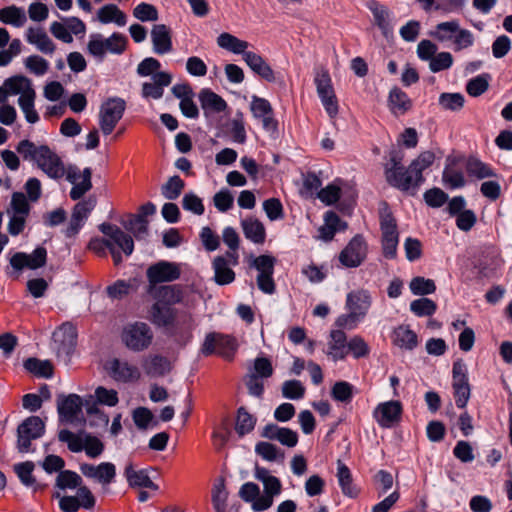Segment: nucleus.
<instances>
[{"label": "nucleus", "instance_id": "7", "mask_svg": "<svg viewBox=\"0 0 512 512\" xmlns=\"http://www.w3.org/2000/svg\"><path fill=\"white\" fill-rule=\"evenodd\" d=\"M121 337L128 349L134 352H141L151 345L153 332L146 323L136 322L127 325L123 329Z\"/></svg>", "mask_w": 512, "mask_h": 512}, {"label": "nucleus", "instance_id": "34", "mask_svg": "<svg viewBox=\"0 0 512 512\" xmlns=\"http://www.w3.org/2000/svg\"><path fill=\"white\" fill-rule=\"evenodd\" d=\"M97 19L102 24L115 23L118 26H124L127 22V17L115 4H106L102 6L97 12Z\"/></svg>", "mask_w": 512, "mask_h": 512}, {"label": "nucleus", "instance_id": "37", "mask_svg": "<svg viewBox=\"0 0 512 512\" xmlns=\"http://www.w3.org/2000/svg\"><path fill=\"white\" fill-rule=\"evenodd\" d=\"M199 100L203 110L212 112H223L227 104L225 100L218 94L209 89H203L199 93Z\"/></svg>", "mask_w": 512, "mask_h": 512}, {"label": "nucleus", "instance_id": "55", "mask_svg": "<svg viewBox=\"0 0 512 512\" xmlns=\"http://www.w3.org/2000/svg\"><path fill=\"white\" fill-rule=\"evenodd\" d=\"M452 387H470L468 381L467 366L462 360H457L453 363Z\"/></svg>", "mask_w": 512, "mask_h": 512}, {"label": "nucleus", "instance_id": "62", "mask_svg": "<svg viewBox=\"0 0 512 512\" xmlns=\"http://www.w3.org/2000/svg\"><path fill=\"white\" fill-rule=\"evenodd\" d=\"M453 65V56L450 52L435 54L429 61V69L433 73L449 69Z\"/></svg>", "mask_w": 512, "mask_h": 512}, {"label": "nucleus", "instance_id": "13", "mask_svg": "<svg viewBox=\"0 0 512 512\" xmlns=\"http://www.w3.org/2000/svg\"><path fill=\"white\" fill-rule=\"evenodd\" d=\"M402 404L396 400L379 403L373 411V417L382 428H392L401 419Z\"/></svg>", "mask_w": 512, "mask_h": 512}, {"label": "nucleus", "instance_id": "51", "mask_svg": "<svg viewBox=\"0 0 512 512\" xmlns=\"http://www.w3.org/2000/svg\"><path fill=\"white\" fill-rule=\"evenodd\" d=\"M409 288L412 294L424 296L434 293L436 285L432 279L417 276L410 281Z\"/></svg>", "mask_w": 512, "mask_h": 512}, {"label": "nucleus", "instance_id": "35", "mask_svg": "<svg viewBox=\"0 0 512 512\" xmlns=\"http://www.w3.org/2000/svg\"><path fill=\"white\" fill-rule=\"evenodd\" d=\"M35 91L33 88L26 89L18 98V105L24 113L28 123L34 124L39 121V115L34 108Z\"/></svg>", "mask_w": 512, "mask_h": 512}, {"label": "nucleus", "instance_id": "28", "mask_svg": "<svg viewBox=\"0 0 512 512\" xmlns=\"http://www.w3.org/2000/svg\"><path fill=\"white\" fill-rule=\"evenodd\" d=\"M392 342L400 349L412 351L418 345V337L409 326L400 325L393 331Z\"/></svg>", "mask_w": 512, "mask_h": 512}, {"label": "nucleus", "instance_id": "24", "mask_svg": "<svg viewBox=\"0 0 512 512\" xmlns=\"http://www.w3.org/2000/svg\"><path fill=\"white\" fill-rule=\"evenodd\" d=\"M142 368L149 377H162L171 371V362L161 355H149L143 358Z\"/></svg>", "mask_w": 512, "mask_h": 512}, {"label": "nucleus", "instance_id": "19", "mask_svg": "<svg viewBox=\"0 0 512 512\" xmlns=\"http://www.w3.org/2000/svg\"><path fill=\"white\" fill-rule=\"evenodd\" d=\"M347 223L334 211H327L324 215V224L318 228L317 238L325 242L331 241L335 234L347 229Z\"/></svg>", "mask_w": 512, "mask_h": 512}, {"label": "nucleus", "instance_id": "1", "mask_svg": "<svg viewBox=\"0 0 512 512\" xmlns=\"http://www.w3.org/2000/svg\"><path fill=\"white\" fill-rule=\"evenodd\" d=\"M434 160L433 152L424 151L405 169L402 165V152L391 150L389 159L384 164L385 179L388 184L402 191L416 190L425 180L422 172L429 168Z\"/></svg>", "mask_w": 512, "mask_h": 512}, {"label": "nucleus", "instance_id": "8", "mask_svg": "<svg viewBox=\"0 0 512 512\" xmlns=\"http://www.w3.org/2000/svg\"><path fill=\"white\" fill-rule=\"evenodd\" d=\"M368 244L361 234L355 235L339 253L338 260L345 268H357L367 258Z\"/></svg>", "mask_w": 512, "mask_h": 512}, {"label": "nucleus", "instance_id": "20", "mask_svg": "<svg viewBox=\"0 0 512 512\" xmlns=\"http://www.w3.org/2000/svg\"><path fill=\"white\" fill-rule=\"evenodd\" d=\"M82 401L77 394L68 396L59 395L57 401V411L61 420L72 422L73 419L81 412Z\"/></svg>", "mask_w": 512, "mask_h": 512}, {"label": "nucleus", "instance_id": "47", "mask_svg": "<svg viewBox=\"0 0 512 512\" xmlns=\"http://www.w3.org/2000/svg\"><path fill=\"white\" fill-rule=\"evenodd\" d=\"M82 484V478L71 470L60 471L56 477V486L61 489H75Z\"/></svg>", "mask_w": 512, "mask_h": 512}, {"label": "nucleus", "instance_id": "15", "mask_svg": "<svg viewBox=\"0 0 512 512\" xmlns=\"http://www.w3.org/2000/svg\"><path fill=\"white\" fill-rule=\"evenodd\" d=\"M47 251L44 247H37L31 254L17 252L10 258L13 269L21 271L24 268L32 270L43 267L46 264Z\"/></svg>", "mask_w": 512, "mask_h": 512}, {"label": "nucleus", "instance_id": "6", "mask_svg": "<svg viewBox=\"0 0 512 512\" xmlns=\"http://www.w3.org/2000/svg\"><path fill=\"white\" fill-rule=\"evenodd\" d=\"M99 230L112 240L109 251L115 265H119L122 262V255L120 251L116 250L115 246H118L126 256H130L133 253V238L123 232L118 226L110 223H102L99 225Z\"/></svg>", "mask_w": 512, "mask_h": 512}, {"label": "nucleus", "instance_id": "46", "mask_svg": "<svg viewBox=\"0 0 512 512\" xmlns=\"http://www.w3.org/2000/svg\"><path fill=\"white\" fill-rule=\"evenodd\" d=\"M410 310L418 317L432 316L437 310V305L433 300L421 297L410 303Z\"/></svg>", "mask_w": 512, "mask_h": 512}, {"label": "nucleus", "instance_id": "27", "mask_svg": "<svg viewBox=\"0 0 512 512\" xmlns=\"http://www.w3.org/2000/svg\"><path fill=\"white\" fill-rule=\"evenodd\" d=\"M150 320L159 327H167L175 321L176 310L169 305L156 302L150 308Z\"/></svg>", "mask_w": 512, "mask_h": 512}, {"label": "nucleus", "instance_id": "16", "mask_svg": "<svg viewBox=\"0 0 512 512\" xmlns=\"http://www.w3.org/2000/svg\"><path fill=\"white\" fill-rule=\"evenodd\" d=\"M80 471L85 477L99 482L103 488L110 485L116 477V467L111 462H102L99 465L84 463L80 466Z\"/></svg>", "mask_w": 512, "mask_h": 512}, {"label": "nucleus", "instance_id": "12", "mask_svg": "<svg viewBox=\"0 0 512 512\" xmlns=\"http://www.w3.org/2000/svg\"><path fill=\"white\" fill-rule=\"evenodd\" d=\"M106 369L110 377L116 382H136L141 377V372L136 365L119 358L109 360L106 364Z\"/></svg>", "mask_w": 512, "mask_h": 512}, {"label": "nucleus", "instance_id": "52", "mask_svg": "<svg viewBox=\"0 0 512 512\" xmlns=\"http://www.w3.org/2000/svg\"><path fill=\"white\" fill-rule=\"evenodd\" d=\"M348 354L351 353L355 359L365 358L370 354V347L363 337L354 335L347 343Z\"/></svg>", "mask_w": 512, "mask_h": 512}, {"label": "nucleus", "instance_id": "48", "mask_svg": "<svg viewBox=\"0 0 512 512\" xmlns=\"http://www.w3.org/2000/svg\"><path fill=\"white\" fill-rule=\"evenodd\" d=\"M354 394V386L347 381H338L331 388V397L338 402L349 403Z\"/></svg>", "mask_w": 512, "mask_h": 512}, {"label": "nucleus", "instance_id": "45", "mask_svg": "<svg viewBox=\"0 0 512 512\" xmlns=\"http://www.w3.org/2000/svg\"><path fill=\"white\" fill-rule=\"evenodd\" d=\"M123 226L126 230L133 233L137 239H143L148 234V221L142 216L129 215L127 221H124Z\"/></svg>", "mask_w": 512, "mask_h": 512}, {"label": "nucleus", "instance_id": "29", "mask_svg": "<svg viewBox=\"0 0 512 512\" xmlns=\"http://www.w3.org/2000/svg\"><path fill=\"white\" fill-rule=\"evenodd\" d=\"M244 236L255 244H263L266 239V230L261 221L248 217L241 221Z\"/></svg>", "mask_w": 512, "mask_h": 512}, {"label": "nucleus", "instance_id": "50", "mask_svg": "<svg viewBox=\"0 0 512 512\" xmlns=\"http://www.w3.org/2000/svg\"><path fill=\"white\" fill-rule=\"evenodd\" d=\"M227 498L224 479H219L212 489V504L216 512H225Z\"/></svg>", "mask_w": 512, "mask_h": 512}, {"label": "nucleus", "instance_id": "2", "mask_svg": "<svg viewBox=\"0 0 512 512\" xmlns=\"http://www.w3.org/2000/svg\"><path fill=\"white\" fill-rule=\"evenodd\" d=\"M217 45L233 54L241 55L242 60L253 73L267 82H275L276 77L271 66L264 58L253 51H249L250 43L236 36L223 32L217 37Z\"/></svg>", "mask_w": 512, "mask_h": 512}, {"label": "nucleus", "instance_id": "4", "mask_svg": "<svg viewBox=\"0 0 512 512\" xmlns=\"http://www.w3.org/2000/svg\"><path fill=\"white\" fill-rule=\"evenodd\" d=\"M380 230L383 256L386 259H395L397 257L399 232L396 219L387 207L380 211Z\"/></svg>", "mask_w": 512, "mask_h": 512}, {"label": "nucleus", "instance_id": "23", "mask_svg": "<svg viewBox=\"0 0 512 512\" xmlns=\"http://www.w3.org/2000/svg\"><path fill=\"white\" fill-rule=\"evenodd\" d=\"M147 292L156 302H161L169 306L180 303L183 298L182 290L177 285L148 288Z\"/></svg>", "mask_w": 512, "mask_h": 512}, {"label": "nucleus", "instance_id": "40", "mask_svg": "<svg viewBox=\"0 0 512 512\" xmlns=\"http://www.w3.org/2000/svg\"><path fill=\"white\" fill-rule=\"evenodd\" d=\"M256 422L257 418L250 414L245 407H239L237 410L235 431L240 437H243L254 430Z\"/></svg>", "mask_w": 512, "mask_h": 512}, {"label": "nucleus", "instance_id": "42", "mask_svg": "<svg viewBox=\"0 0 512 512\" xmlns=\"http://www.w3.org/2000/svg\"><path fill=\"white\" fill-rule=\"evenodd\" d=\"M24 368L37 377L50 378L53 375V367L48 360L31 357L24 361Z\"/></svg>", "mask_w": 512, "mask_h": 512}, {"label": "nucleus", "instance_id": "53", "mask_svg": "<svg viewBox=\"0 0 512 512\" xmlns=\"http://www.w3.org/2000/svg\"><path fill=\"white\" fill-rule=\"evenodd\" d=\"M3 84L9 95L22 94L26 89L32 88L30 79L22 75L7 78Z\"/></svg>", "mask_w": 512, "mask_h": 512}, {"label": "nucleus", "instance_id": "9", "mask_svg": "<svg viewBox=\"0 0 512 512\" xmlns=\"http://www.w3.org/2000/svg\"><path fill=\"white\" fill-rule=\"evenodd\" d=\"M45 424L38 416L26 418L17 428V448L20 452L30 451L31 442L43 436Z\"/></svg>", "mask_w": 512, "mask_h": 512}, {"label": "nucleus", "instance_id": "56", "mask_svg": "<svg viewBox=\"0 0 512 512\" xmlns=\"http://www.w3.org/2000/svg\"><path fill=\"white\" fill-rule=\"evenodd\" d=\"M217 342H218V347H217L218 353L226 359H232V357L238 347L236 339L230 335L218 333V341Z\"/></svg>", "mask_w": 512, "mask_h": 512}, {"label": "nucleus", "instance_id": "14", "mask_svg": "<svg viewBox=\"0 0 512 512\" xmlns=\"http://www.w3.org/2000/svg\"><path fill=\"white\" fill-rule=\"evenodd\" d=\"M36 164L48 177L60 179L65 174V168L61 158L47 145H42Z\"/></svg>", "mask_w": 512, "mask_h": 512}, {"label": "nucleus", "instance_id": "33", "mask_svg": "<svg viewBox=\"0 0 512 512\" xmlns=\"http://www.w3.org/2000/svg\"><path fill=\"white\" fill-rule=\"evenodd\" d=\"M388 104L391 112L395 115L406 113L412 106L408 95L398 87L390 90Z\"/></svg>", "mask_w": 512, "mask_h": 512}, {"label": "nucleus", "instance_id": "58", "mask_svg": "<svg viewBox=\"0 0 512 512\" xmlns=\"http://www.w3.org/2000/svg\"><path fill=\"white\" fill-rule=\"evenodd\" d=\"M14 470L21 483L26 487H34L36 480L33 476L34 464L30 461L16 464Z\"/></svg>", "mask_w": 512, "mask_h": 512}, {"label": "nucleus", "instance_id": "61", "mask_svg": "<svg viewBox=\"0 0 512 512\" xmlns=\"http://www.w3.org/2000/svg\"><path fill=\"white\" fill-rule=\"evenodd\" d=\"M442 180L444 184L451 189L461 188L465 185L463 172L451 167H445Z\"/></svg>", "mask_w": 512, "mask_h": 512}, {"label": "nucleus", "instance_id": "43", "mask_svg": "<svg viewBox=\"0 0 512 512\" xmlns=\"http://www.w3.org/2000/svg\"><path fill=\"white\" fill-rule=\"evenodd\" d=\"M92 171L90 168H85L82 171L81 179L77 181L70 190V198L72 200H79L92 188Z\"/></svg>", "mask_w": 512, "mask_h": 512}, {"label": "nucleus", "instance_id": "54", "mask_svg": "<svg viewBox=\"0 0 512 512\" xmlns=\"http://www.w3.org/2000/svg\"><path fill=\"white\" fill-rule=\"evenodd\" d=\"M489 74H481L472 78L466 85L467 93L472 97H478L485 93L489 87Z\"/></svg>", "mask_w": 512, "mask_h": 512}, {"label": "nucleus", "instance_id": "57", "mask_svg": "<svg viewBox=\"0 0 512 512\" xmlns=\"http://www.w3.org/2000/svg\"><path fill=\"white\" fill-rule=\"evenodd\" d=\"M58 439L59 441L66 443L68 449L71 452L78 453L81 452L84 449L83 441L79 435L73 433L72 431L68 429H62L58 433Z\"/></svg>", "mask_w": 512, "mask_h": 512}, {"label": "nucleus", "instance_id": "11", "mask_svg": "<svg viewBox=\"0 0 512 512\" xmlns=\"http://www.w3.org/2000/svg\"><path fill=\"white\" fill-rule=\"evenodd\" d=\"M181 270L177 263L165 260L148 267L146 276L149 282L148 288L157 287V284L172 282L180 278Z\"/></svg>", "mask_w": 512, "mask_h": 512}, {"label": "nucleus", "instance_id": "39", "mask_svg": "<svg viewBox=\"0 0 512 512\" xmlns=\"http://www.w3.org/2000/svg\"><path fill=\"white\" fill-rule=\"evenodd\" d=\"M459 30V21L451 20L446 22H441L435 26V29L429 32V35L439 41V42H447L454 39L455 33Z\"/></svg>", "mask_w": 512, "mask_h": 512}, {"label": "nucleus", "instance_id": "49", "mask_svg": "<svg viewBox=\"0 0 512 512\" xmlns=\"http://www.w3.org/2000/svg\"><path fill=\"white\" fill-rule=\"evenodd\" d=\"M465 98L461 93H442L439 96V105L444 110L460 111L464 107Z\"/></svg>", "mask_w": 512, "mask_h": 512}, {"label": "nucleus", "instance_id": "60", "mask_svg": "<svg viewBox=\"0 0 512 512\" xmlns=\"http://www.w3.org/2000/svg\"><path fill=\"white\" fill-rule=\"evenodd\" d=\"M305 387L299 380H287L282 384V396L286 399L299 400L304 397Z\"/></svg>", "mask_w": 512, "mask_h": 512}, {"label": "nucleus", "instance_id": "38", "mask_svg": "<svg viewBox=\"0 0 512 512\" xmlns=\"http://www.w3.org/2000/svg\"><path fill=\"white\" fill-rule=\"evenodd\" d=\"M466 171L470 177L486 179L496 177L494 169L476 157H469L466 162Z\"/></svg>", "mask_w": 512, "mask_h": 512}, {"label": "nucleus", "instance_id": "5", "mask_svg": "<svg viewBox=\"0 0 512 512\" xmlns=\"http://www.w3.org/2000/svg\"><path fill=\"white\" fill-rule=\"evenodd\" d=\"M125 109L126 102L120 97H109L102 102L99 109V126L105 136L113 132Z\"/></svg>", "mask_w": 512, "mask_h": 512}, {"label": "nucleus", "instance_id": "64", "mask_svg": "<svg viewBox=\"0 0 512 512\" xmlns=\"http://www.w3.org/2000/svg\"><path fill=\"white\" fill-rule=\"evenodd\" d=\"M133 16L142 22L156 21L158 19V11L152 4L142 2L134 8Z\"/></svg>", "mask_w": 512, "mask_h": 512}, {"label": "nucleus", "instance_id": "59", "mask_svg": "<svg viewBox=\"0 0 512 512\" xmlns=\"http://www.w3.org/2000/svg\"><path fill=\"white\" fill-rule=\"evenodd\" d=\"M42 149V145L36 146L30 140H21L16 146V151L22 156V158L26 161L36 162L41 154L40 150Z\"/></svg>", "mask_w": 512, "mask_h": 512}, {"label": "nucleus", "instance_id": "41", "mask_svg": "<svg viewBox=\"0 0 512 512\" xmlns=\"http://www.w3.org/2000/svg\"><path fill=\"white\" fill-rule=\"evenodd\" d=\"M255 453L268 462H283L285 458L284 451L279 449L276 445L265 441L256 444Z\"/></svg>", "mask_w": 512, "mask_h": 512}, {"label": "nucleus", "instance_id": "31", "mask_svg": "<svg viewBox=\"0 0 512 512\" xmlns=\"http://www.w3.org/2000/svg\"><path fill=\"white\" fill-rule=\"evenodd\" d=\"M232 267L225 257L214 258L212 268L214 270V281L217 285H228L235 280L236 275Z\"/></svg>", "mask_w": 512, "mask_h": 512}, {"label": "nucleus", "instance_id": "26", "mask_svg": "<svg viewBox=\"0 0 512 512\" xmlns=\"http://www.w3.org/2000/svg\"><path fill=\"white\" fill-rule=\"evenodd\" d=\"M26 40L44 54L51 55L56 49L54 42L42 28L29 27L26 31Z\"/></svg>", "mask_w": 512, "mask_h": 512}, {"label": "nucleus", "instance_id": "32", "mask_svg": "<svg viewBox=\"0 0 512 512\" xmlns=\"http://www.w3.org/2000/svg\"><path fill=\"white\" fill-rule=\"evenodd\" d=\"M337 479L342 493L350 498L358 495L357 488L353 485V478L348 466L341 460L337 461Z\"/></svg>", "mask_w": 512, "mask_h": 512}, {"label": "nucleus", "instance_id": "3", "mask_svg": "<svg viewBox=\"0 0 512 512\" xmlns=\"http://www.w3.org/2000/svg\"><path fill=\"white\" fill-rule=\"evenodd\" d=\"M127 42V37L118 32H114L108 38H103L101 34H92L87 44V50L92 56L103 60L106 53L115 55L124 53Z\"/></svg>", "mask_w": 512, "mask_h": 512}, {"label": "nucleus", "instance_id": "30", "mask_svg": "<svg viewBox=\"0 0 512 512\" xmlns=\"http://www.w3.org/2000/svg\"><path fill=\"white\" fill-rule=\"evenodd\" d=\"M124 475L131 487H142L158 490V486L151 480L146 469L135 470L132 464L125 467Z\"/></svg>", "mask_w": 512, "mask_h": 512}, {"label": "nucleus", "instance_id": "25", "mask_svg": "<svg viewBox=\"0 0 512 512\" xmlns=\"http://www.w3.org/2000/svg\"><path fill=\"white\" fill-rule=\"evenodd\" d=\"M347 336L343 330H332L329 335L327 355L334 361L343 360L348 355Z\"/></svg>", "mask_w": 512, "mask_h": 512}, {"label": "nucleus", "instance_id": "63", "mask_svg": "<svg viewBox=\"0 0 512 512\" xmlns=\"http://www.w3.org/2000/svg\"><path fill=\"white\" fill-rule=\"evenodd\" d=\"M25 67L36 76H42L49 69V62L39 55L28 56L24 61Z\"/></svg>", "mask_w": 512, "mask_h": 512}, {"label": "nucleus", "instance_id": "21", "mask_svg": "<svg viewBox=\"0 0 512 512\" xmlns=\"http://www.w3.org/2000/svg\"><path fill=\"white\" fill-rule=\"evenodd\" d=\"M153 51L164 55L172 51L171 31L165 24L154 25L151 30Z\"/></svg>", "mask_w": 512, "mask_h": 512}, {"label": "nucleus", "instance_id": "44", "mask_svg": "<svg viewBox=\"0 0 512 512\" xmlns=\"http://www.w3.org/2000/svg\"><path fill=\"white\" fill-rule=\"evenodd\" d=\"M185 187V182L178 176L170 177L161 187V193L167 200L177 199Z\"/></svg>", "mask_w": 512, "mask_h": 512}, {"label": "nucleus", "instance_id": "17", "mask_svg": "<svg viewBox=\"0 0 512 512\" xmlns=\"http://www.w3.org/2000/svg\"><path fill=\"white\" fill-rule=\"evenodd\" d=\"M95 206L96 199L92 197L80 201L74 206L70 222L65 230L67 237H73L79 232Z\"/></svg>", "mask_w": 512, "mask_h": 512}, {"label": "nucleus", "instance_id": "18", "mask_svg": "<svg viewBox=\"0 0 512 512\" xmlns=\"http://www.w3.org/2000/svg\"><path fill=\"white\" fill-rule=\"evenodd\" d=\"M372 304V298L367 290L351 291L346 296V309L364 320Z\"/></svg>", "mask_w": 512, "mask_h": 512}, {"label": "nucleus", "instance_id": "10", "mask_svg": "<svg viewBox=\"0 0 512 512\" xmlns=\"http://www.w3.org/2000/svg\"><path fill=\"white\" fill-rule=\"evenodd\" d=\"M77 331L71 323L62 324L53 333V349L58 358L67 363L76 345Z\"/></svg>", "mask_w": 512, "mask_h": 512}, {"label": "nucleus", "instance_id": "22", "mask_svg": "<svg viewBox=\"0 0 512 512\" xmlns=\"http://www.w3.org/2000/svg\"><path fill=\"white\" fill-rule=\"evenodd\" d=\"M153 82L142 84V96L144 98L160 99L164 93V87L170 85L172 76L167 72H158L152 76Z\"/></svg>", "mask_w": 512, "mask_h": 512}, {"label": "nucleus", "instance_id": "36", "mask_svg": "<svg viewBox=\"0 0 512 512\" xmlns=\"http://www.w3.org/2000/svg\"><path fill=\"white\" fill-rule=\"evenodd\" d=\"M0 21L3 24L19 28L26 23L27 17L23 8L10 5L0 9Z\"/></svg>", "mask_w": 512, "mask_h": 512}]
</instances>
